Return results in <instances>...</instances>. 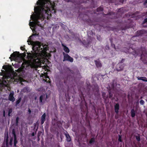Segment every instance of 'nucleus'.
<instances>
[{"instance_id":"nucleus-1","label":"nucleus","mask_w":147,"mask_h":147,"mask_svg":"<svg viewBox=\"0 0 147 147\" xmlns=\"http://www.w3.org/2000/svg\"><path fill=\"white\" fill-rule=\"evenodd\" d=\"M40 7L37 8V13L36 15L31 16L30 18L34 22H30L29 26L34 28L37 25L42 27V24L40 23L38 20L41 21L46 18V16L49 14L51 10H54L55 7V3L52 2L51 0H42L38 3Z\"/></svg>"},{"instance_id":"nucleus-2","label":"nucleus","mask_w":147,"mask_h":147,"mask_svg":"<svg viewBox=\"0 0 147 147\" xmlns=\"http://www.w3.org/2000/svg\"><path fill=\"white\" fill-rule=\"evenodd\" d=\"M32 49L34 53H27L28 59L29 60L35 59L40 61L44 56L48 48L46 45L43 44L41 45L40 42L37 41Z\"/></svg>"},{"instance_id":"nucleus-3","label":"nucleus","mask_w":147,"mask_h":147,"mask_svg":"<svg viewBox=\"0 0 147 147\" xmlns=\"http://www.w3.org/2000/svg\"><path fill=\"white\" fill-rule=\"evenodd\" d=\"M139 52H140V54L142 53L141 55V59L144 63H147V51L145 48L141 47L140 49V51ZM131 53L135 56H137L139 55V53L135 50H134Z\"/></svg>"},{"instance_id":"nucleus-4","label":"nucleus","mask_w":147,"mask_h":147,"mask_svg":"<svg viewBox=\"0 0 147 147\" xmlns=\"http://www.w3.org/2000/svg\"><path fill=\"white\" fill-rule=\"evenodd\" d=\"M109 90L114 92H121L122 91L120 88V85L117 83V80H113L111 85L109 86Z\"/></svg>"},{"instance_id":"nucleus-5","label":"nucleus","mask_w":147,"mask_h":147,"mask_svg":"<svg viewBox=\"0 0 147 147\" xmlns=\"http://www.w3.org/2000/svg\"><path fill=\"white\" fill-rule=\"evenodd\" d=\"M86 84L87 86V90L88 92H91L93 91V92H99V87L96 84H94L92 86H91L89 82L86 81Z\"/></svg>"},{"instance_id":"nucleus-6","label":"nucleus","mask_w":147,"mask_h":147,"mask_svg":"<svg viewBox=\"0 0 147 147\" xmlns=\"http://www.w3.org/2000/svg\"><path fill=\"white\" fill-rule=\"evenodd\" d=\"M10 78H6L3 81L2 83L0 84V91L2 92H5V90L7 92V90L10 91V88L7 86V80L8 82V79Z\"/></svg>"},{"instance_id":"nucleus-7","label":"nucleus","mask_w":147,"mask_h":147,"mask_svg":"<svg viewBox=\"0 0 147 147\" xmlns=\"http://www.w3.org/2000/svg\"><path fill=\"white\" fill-rule=\"evenodd\" d=\"M26 53L25 52L24 53L20 54V53L19 52H14L11 54V57H9V59H11V58H12L13 59H14L18 57H20L22 59H23L26 56Z\"/></svg>"},{"instance_id":"nucleus-8","label":"nucleus","mask_w":147,"mask_h":147,"mask_svg":"<svg viewBox=\"0 0 147 147\" xmlns=\"http://www.w3.org/2000/svg\"><path fill=\"white\" fill-rule=\"evenodd\" d=\"M63 61H67L71 62H73L74 59L73 58L71 57L67 54L63 52Z\"/></svg>"},{"instance_id":"nucleus-9","label":"nucleus","mask_w":147,"mask_h":147,"mask_svg":"<svg viewBox=\"0 0 147 147\" xmlns=\"http://www.w3.org/2000/svg\"><path fill=\"white\" fill-rule=\"evenodd\" d=\"M146 32V31L144 30L137 31L136 33V36H133L131 38V40H134L136 36H142Z\"/></svg>"},{"instance_id":"nucleus-10","label":"nucleus","mask_w":147,"mask_h":147,"mask_svg":"<svg viewBox=\"0 0 147 147\" xmlns=\"http://www.w3.org/2000/svg\"><path fill=\"white\" fill-rule=\"evenodd\" d=\"M49 97V96L47 95V94L46 93L45 94H43L41 95L39 98L40 103H41L42 102V100L45 99V100Z\"/></svg>"},{"instance_id":"nucleus-11","label":"nucleus","mask_w":147,"mask_h":147,"mask_svg":"<svg viewBox=\"0 0 147 147\" xmlns=\"http://www.w3.org/2000/svg\"><path fill=\"white\" fill-rule=\"evenodd\" d=\"M125 65L124 64H121L119 63L116 67V70L118 71L122 70L124 67Z\"/></svg>"},{"instance_id":"nucleus-12","label":"nucleus","mask_w":147,"mask_h":147,"mask_svg":"<svg viewBox=\"0 0 147 147\" xmlns=\"http://www.w3.org/2000/svg\"><path fill=\"white\" fill-rule=\"evenodd\" d=\"M14 93L10 92L8 97L9 100L13 102H14L15 100V99L13 96Z\"/></svg>"},{"instance_id":"nucleus-13","label":"nucleus","mask_w":147,"mask_h":147,"mask_svg":"<svg viewBox=\"0 0 147 147\" xmlns=\"http://www.w3.org/2000/svg\"><path fill=\"white\" fill-rule=\"evenodd\" d=\"M119 105L118 103H116L114 106V110L115 112L117 114H118L119 112Z\"/></svg>"},{"instance_id":"nucleus-14","label":"nucleus","mask_w":147,"mask_h":147,"mask_svg":"<svg viewBox=\"0 0 147 147\" xmlns=\"http://www.w3.org/2000/svg\"><path fill=\"white\" fill-rule=\"evenodd\" d=\"M94 62L97 68H100L102 67V65L100 61L95 60H94Z\"/></svg>"},{"instance_id":"nucleus-15","label":"nucleus","mask_w":147,"mask_h":147,"mask_svg":"<svg viewBox=\"0 0 147 147\" xmlns=\"http://www.w3.org/2000/svg\"><path fill=\"white\" fill-rule=\"evenodd\" d=\"M62 47H63V49L64 51L66 53H68L70 51L68 47L64 45L63 44H61Z\"/></svg>"},{"instance_id":"nucleus-16","label":"nucleus","mask_w":147,"mask_h":147,"mask_svg":"<svg viewBox=\"0 0 147 147\" xmlns=\"http://www.w3.org/2000/svg\"><path fill=\"white\" fill-rule=\"evenodd\" d=\"M64 135L65 136L66 138V140L68 142H69L71 141V138L70 136L68 133L66 131V133H64Z\"/></svg>"},{"instance_id":"nucleus-17","label":"nucleus","mask_w":147,"mask_h":147,"mask_svg":"<svg viewBox=\"0 0 147 147\" xmlns=\"http://www.w3.org/2000/svg\"><path fill=\"white\" fill-rule=\"evenodd\" d=\"M30 88L27 86L24 87L20 92H30Z\"/></svg>"},{"instance_id":"nucleus-18","label":"nucleus","mask_w":147,"mask_h":147,"mask_svg":"<svg viewBox=\"0 0 147 147\" xmlns=\"http://www.w3.org/2000/svg\"><path fill=\"white\" fill-rule=\"evenodd\" d=\"M108 15H110L111 16H112V17H110L111 19H115L117 18V17L115 16L116 15V13H112V12H109L107 14Z\"/></svg>"},{"instance_id":"nucleus-19","label":"nucleus","mask_w":147,"mask_h":147,"mask_svg":"<svg viewBox=\"0 0 147 147\" xmlns=\"http://www.w3.org/2000/svg\"><path fill=\"white\" fill-rule=\"evenodd\" d=\"M137 78L138 80H142L143 81L147 82V78L145 77H138Z\"/></svg>"},{"instance_id":"nucleus-20","label":"nucleus","mask_w":147,"mask_h":147,"mask_svg":"<svg viewBox=\"0 0 147 147\" xmlns=\"http://www.w3.org/2000/svg\"><path fill=\"white\" fill-rule=\"evenodd\" d=\"M80 92V94H79V96L82 102L85 100L84 94Z\"/></svg>"},{"instance_id":"nucleus-21","label":"nucleus","mask_w":147,"mask_h":147,"mask_svg":"<svg viewBox=\"0 0 147 147\" xmlns=\"http://www.w3.org/2000/svg\"><path fill=\"white\" fill-rule=\"evenodd\" d=\"M131 114L132 117H134L135 116V111L134 109H132L131 110Z\"/></svg>"},{"instance_id":"nucleus-22","label":"nucleus","mask_w":147,"mask_h":147,"mask_svg":"<svg viewBox=\"0 0 147 147\" xmlns=\"http://www.w3.org/2000/svg\"><path fill=\"white\" fill-rule=\"evenodd\" d=\"M95 142V138L94 137H92L91 138L89 141V144H92Z\"/></svg>"},{"instance_id":"nucleus-23","label":"nucleus","mask_w":147,"mask_h":147,"mask_svg":"<svg viewBox=\"0 0 147 147\" xmlns=\"http://www.w3.org/2000/svg\"><path fill=\"white\" fill-rule=\"evenodd\" d=\"M69 92H67L65 94V96L67 98V100L68 99L69 101L70 99V96H69Z\"/></svg>"},{"instance_id":"nucleus-24","label":"nucleus","mask_w":147,"mask_h":147,"mask_svg":"<svg viewBox=\"0 0 147 147\" xmlns=\"http://www.w3.org/2000/svg\"><path fill=\"white\" fill-rule=\"evenodd\" d=\"M14 138V147H17L16 145L18 142L17 141V140L16 137H15V136Z\"/></svg>"},{"instance_id":"nucleus-25","label":"nucleus","mask_w":147,"mask_h":147,"mask_svg":"<svg viewBox=\"0 0 147 147\" xmlns=\"http://www.w3.org/2000/svg\"><path fill=\"white\" fill-rule=\"evenodd\" d=\"M8 138V135H7L6 137V139L5 140L6 145L7 147H8L9 146Z\"/></svg>"},{"instance_id":"nucleus-26","label":"nucleus","mask_w":147,"mask_h":147,"mask_svg":"<svg viewBox=\"0 0 147 147\" xmlns=\"http://www.w3.org/2000/svg\"><path fill=\"white\" fill-rule=\"evenodd\" d=\"M38 91L40 92H45V90L42 87H41L38 88Z\"/></svg>"},{"instance_id":"nucleus-27","label":"nucleus","mask_w":147,"mask_h":147,"mask_svg":"<svg viewBox=\"0 0 147 147\" xmlns=\"http://www.w3.org/2000/svg\"><path fill=\"white\" fill-rule=\"evenodd\" d=\"M21 97L18 98V99L16 102V106H17V105L19 104V103L21 102Z\"/></svg>"},{"instance_id":"nucleus-28","label":"nucleus","mask_w":147,"mask_h":147,"mask_svg":"<svg viewBox=\"0 0 147 147\" xmlns=\"http://www.w3.org/2000/svg\"><path fill=\"white\" fill-rule=\"evenodd\" d=\"M41 120L45 121L46 120V114L44 113L42 115L41 118Z\"/></svg>"},{"instance_id":"nucleus-29","label":"nucleus","mask_w":147,"mask_h":147,"mask_svg":"<svg viewBox=\"0 0 147 147\" xmlns=\"http://www.w3.org/2000/svg\"><path fill=\"white\" fill-rule=\"evenodd\" d=\"M103 10V8L101 7H99L98 8L96 9L97 11V12L102 11Z\"/></svg>"},{"instance_id":"nucleus-30","label":"nucleus","mask_w":147,"mask_h":147,"mask_svg":"<svg viewBox=\"0 0 147 147\" xmlns=\"http://www.w3.org/2000/svg\"><path fill=\"white\" fill-rule=\"evenodd\" d=\"M110 40L111 42V45L112 47L114 48L115 49H116V48H115V45L114 44H113L112 39L111 38V39H110Z\"/></svg>"},{"instance_id":"nucleus-31","label":"nucleus","mask_w":147,"mask_h":147,"mask_svg":"<svg viewBox=\"0 0 147 147\" xmlns=\"http://www.w3.org/2000/svg\"><path fill=\"white\" fill-rule=\"evenodd\" d=\"M138 136H135V137H136V140H137L139 142L140 140V136H139V135L138 134Z\"/></svg>"},{"instance_id":"nucleus-32","label":"nucleus","mask_w":147,"mask_h":147,"mask_svg":"<svg viewBox=\"0 0 147 147\" xmlns=\"http://www.w3.org/2000/svg\"><path fill=\"white\" fill-rule=\"evenodd\" d=\"M13 140V138L12 137H11L10 138V139L9 142V144L11 146L12 145V141Z\"/></svg>"},{"instance_id":"nucleus-33","label":"nucleus","mask_w":147,"mask_h":147,"mask_svg":"<svg viewBox=\"0 0 147 147\" xmlns=\"http://www.w3.org/2000/svg\"><path fill=\"white\" fill-rule=\"evenodd\" d=\"M118 141L120 142H121L122 141V139H121V135H118Z\"/></svg>"},{"instance_id":"nucleus-34","label":"nucleus","mask_w":147,"mask_h":147,"mask_svg":"<svg viewBox=\"0 0 147 147\" xmlns=\"http://www.w3.org/2000/svg\"><path fill=\"white\" fill-rule=\"evenodd\" d=\"M19 118L18 117H17L16 119V125H18V121H19Z\"/></svg>"},{"instance_id":"nucleus-35","label":"nucleus","mask_w":147,"mask_h":147,"mask_svg":"<svg viewBox=\"0 0 147 147\" xmlns=\"http://www.w3.org/2000/svg\"><path fill=\"white\" fill-rule=\"evenodd\" d=\"M12 134H13L14 136V138L15 136V137H16V133L15 132V131L14 129H13L12 130Z\"/></svg>"},{"instance_id":"nucleus-36","label":"nucleus","mask_w":147,"mask_h":147,"mask_svg":"<svg viewBox=\"0 0 147 147\" xmlns=\"http://www.w3.org/2000/svg\"><path fill=\"white\" fill-rule=\"evenodd\" d=\"M20 49L22 51H24V50H25V46L24 45L23 47H22V46L20 48Z\"/></svg>"},{"instance_id":"nucleus-37","label":"nucleus","mask_w":147,"mask_h":147,"mask_svg":"<svg viewBox=\"0 0 147 147\" xmlns=\"http://www.w3.org/2000/svg\"><path fill=\"white\" fill-rule=\"evenodd\" d=\"M109 97L110 98H111L113 96V94L112 92H109Z\"/></svg>"},{"instance_id":"nucleus-38","label":"nucleus","mask_w":147,"mask_h":147,"mask_svg":"<svg viewBox=\"0 0 147 147\" xmlns=\"http://www.w3.org/2000/svg\"><path fill=\"white\" fill-rule=\"evenodd\" d=\"M66 2H75V0H64Z\"/></svg>"},{"instance_id":"nucleus-39","label":"nucleus","mask_w":147,"mask_h":147,"mask_svg":"<svg viewBox=\"0 0 147 147\" xmlns=\"http://www.w3.org/2000/svg\"><path fill=\"white\" fill-rule=\"evenodd\" d=\"M140 104L142 105H143L144 103V101L143 100H141L140 102Z\"/></svg>"},{"instance_id":"nucleus-40","label":"nucleus","mask_w":147,"mask_h":147,"mask_svg":"<svg viewBox=\"0 0 147 147\" xmlns=\"http://www.w3.org/2000/svg\"><path fill=\"white\" fill-rule=\"evenodd\" d=\"M12 112V109L11 108H10L9 109L8 113H11Z\"/></svg>"},{"instance_id":"nucleus-41","label":"nucleus","mask_w":147,"mask_h":147,"mask_svg":"<svg viewBox=\"0 0 147 147\" xmlns=\"http://www.w3.org/2000/svg\"><path fill=\"white\" fill-rule=\"evenodd\" d=\"M147 22V18L145 19L144 20V21H143V24H144L145 23Z\"/></svg>"},{"instance_id":"nucleus-42","label":"nucleus","mask_w":147,"mask_h":147,"mask_svg":"<svg viewBox=\"0 0 147 147\" xmlns=\"http://www.w3.org/2000/svg\"><path fill=\"white\" fill-rule=\"evenodd\" d=\"M105 94V92H103L102 94V95L103 97V98L104 99H106V97L104 96V95Z\"/></svg>"},{"instance_id":"nucleus-43","label":"nucleus","mask_w":147,"mask_h":147,"mask_svg":"<svg viewBox=\"0 0 147 147\" xmlns=\"http://www.w3.org/2000/svg\"><path fill=\"white\" fill-rule=\"evenodd\" d=\"M38 34H37L36 33H34L32 35L33 36H38Z\"/></svg>"},{"instance_id":"nucleus-44","label":"nucleus","mask_w":147,"mask_h":147,"mask_svg":"<svg viewBox=\"0 0 147 147\" xmlns=\"http://www.w3.org/2000/svg\"><path fill=\"white\" fill-rule=\"evenodd\" d=\"M125 60V59H122L120 61V63L121 64L122 63H123L124 62V61Z\"/></svg>"},{"instance_id":"nucleus-45","label":"nucleus","mask_w":147,"mask_h":147,"mask_svg":"<svg viewBox=\"0 0 147 147\" xmlns=\"http://www.w3.org/2000/svg\"><path fill=\"white\" fill-rule=\"evenodd\" d=\"M32 32L34 33H36V31L35 29H34L32 30Z\"/></svg>"},{"instance_id":"nucleus-46","label":"nucleus","mask_w":147,"mask_h":147,"mask_svg":"<svg viewBox=\"0 0 147 147\" xmlns=\"http://www.w3.org/2000/svg\"><path fill=\"white\" fill-rule=\"evenodd\" d=\"M45 121H44V120H41V125H42L43 123H44V122Z\"/></svg>"},{"instance_id":"nucleus-47","label":"nucleus","mask_w":147,"mask_h":147,"mask_svg":"<svg viewBox=\"0 0 147 147\" xmlns=\"http://www.w3.org/2000/svg\"><path fill=\"white\" fill-rule=\"evenodd\" d=\"M3 116L4 117H5V111H3Z\"/></svg>"},{"instance_id":"nucleus-48","label":"nucleus","mask_w":147,"mask_h":147,"mask_svg":"<svg viewBox=\"0 0 147 147\" xmlns=\"http://www.w3.org/2000/svg\"><path fill=\"white\" fill-rule=\"evenodd\" d=\"M106 47L107 49H109V47L108 45H107L106 46Z\"/></svg>"},{"instance_id":"nucleus-49","label":"nucleus","mask_w":147,"mask_h":147,"mask_svg":"<svg viewBox=\"0 0 147 147\" xmlns=\"http://www.w3.org/2000/svg\"><path fill=\"white\" fill-rule=\"evenodd\" d=\"M28 112H29V114H30L31 113V110L30 109H28Z\"/></svg>"},{"instance_id":"nucleus-50","label":"nucleus","mask_w":147,"mask_h":147,"mask_svg":"<svg viewBox=\"0 0 147 147\" xmlns=\"http://www.w3.org/2000/svg\"><path fill=\"white\" fill-rule=\"evenodd\" d=\"M35 135V134L34 132H32V136H34Z\"/></svg>"},{"instance_id":"nucleus-51","label":"nucleus","mask_w":147,"mask_h":147,"mask_svg":"<svg viewBox=\"0 0 147 147\" xmlns=\"http://www.w3.org/2000/svg\"><path fill=\"white\" fill-rule=\"evenodd\" d=\"M69 71L71 73H73L74 72L73 71H72V70L69 69Z\"/></svg>"},{"instance_id":"nucleus-52","label":"nucleus","mask_w":147,"mask_h":147,"mask_svg":"<svg viewBox=\"0 0 147 147\" xmlns=\"http://www.w3.org/2000/svg\"><path fill=\"white\" fill-rule=\"evenodd\" d=\"M146 3H147V0H146L144 3V4H145Z\"/></svg>"},{"instance_id":"nucleus-53","label":"nucleus","mask_w":147,"mask_h":147,"mask_svg":"<svg viewBox=\"0 0 147 147\" xmlns=\"http://www.w3.org/2000/svg\"><path fill=\"white\" fill-rule=\"evenodd\" d=\"M121 22H122V21L120 20V22H117L118 24V23L119 24V23H121Z\"/></svg>"},{"instance_id":"nucleus-54","label":"nucleus","mask_w":147,"mask_h":147,"mask_svg":"<svg viewBox=\"0 0 147 147\" xmlns=\"http://www.w3.org/2000/svg\"><path fill=\"white\" fill-rule=\"evenodd\" d=\"M127 27H125L124 28V29H123L122 30H125V29H127Z\"/></svg>"},{"instance_id":"nucleus-55","label":"nucleus","mask_w":147,"mask_h":147,"mask_svg":"<svg viewBox=\"0 0 147 147\" xmlns=\"http://www.w3.org/2000/svg\"><path fill=\"white\" fill-rule=\"evenodd\" d=\"M124 0H120V2H122V3H123L124 1Z\"/></svg>"},{"instance_id":"nucleus-56","label":"nucleus","mask_w":147,"mask_h":147,"mask_svg":"<svg viewBox=\"0 0 147 147\" xmlns=\"http://www.w3.org/2000/svg\"><path fill=\"white\" fill-rule=\"evenodd\" d=\"M45 78H49V77L47 75L46 76V77Z\"/></svg>"},{"instance_id":"nucleus-57","label":"nucleus","mask_w":147,"mask_h":147,"mask_svg":"<svg viewBox=\"0 0 147 147\" xmlns=\"http://www.w3.org/2000/svg\"><path fill=\"white\" fill-rule=\"evenodd\" d=\"M11 113H8V116L9 117L10 116V114Z\"/></svg>"},{"instance_id":"nucleus-58","label":"nucleus","mask_w":147,"mask_h":147,"mask_svg":"<svg viewBox=\"0 0 147 147\" xmlns=\"http://www.w3.org/2000/svg\"><path fill=\"white\" fill-rule=\"evenodd\" d=\"M144 26L145 27H147V25H144Z\"/></svg>"},{"instance_id":"nucleus-59","label":"nucleus","mask_w":147,"mask_h":147,"mask_svg":"<svg viewBox=\"0 0 147 147\" xmlns=\"http://www.w3.org/2000/svg\"><path fill=\"white\" fill-rule=\"evenodd\" d=\"M115 117L116 119H117V117L116 116H115Z\"/></svg>"},{"instance_id":"nucleus-60","label":"nucleus","mask_w":147,"mask_h":147,"mask_svg":"<svg viewBox=\"0 0 147 147\" xmlns=\"http://www.w3.org/2000/svg\"><path fill=\"white\" fill-rule=\"evenodd\" d=\"M39 137V135H38V138Z\"/></svg>"},{"instance_id":"nucleus-61","label":"nucleus","mask_w":147,"mask_h":147,"mask_svg":"<svg viewBox=\"0 0 147 147\" xmlns=\"http://www.w3.org/2000/svg\"><path fill=\"white\" fill-rule=\"evenodd\" d=\"M24 51H25L26 52H27V50H26L25 49V50H24Z\"/></svg>"},{"instance_id":"nucleus-62","label":"nucleus","mask_w":147,"mask_h":147,"mask_svg":"<svg viewBox=\"0 0 147 147\" xmlns=\"http://www.w3.org/2000/svg\"><path fill=\"white\" fill-rule=\"evenodd\" d=\"M17 92H19V90H17Z\"/></svg>"},{"instance_id":"nucleus-63","label":"nucleus","mask_w":147,"mask_h":147,"mask_svg":"<svg viewBox=\"0 0 147 147\" xmlns=\"http://www.w3.org/2000/svg\"><path fill=\"white\" fill-rule=\"evenodd\" d=\"M36 97H35V100H36Z\"/></svg>"},{"instance_id":"nucleus-64","label":"nucleus","mask_w":147,"mask_h":147,"mask_svg":"<svg viewBox=\"0 0 147 147\" xmlns=\"http://www.w3.org/2000/svg\"><path fill=\"white\" fill-rule=\"evenodd\" d=\"M1 147H5L4 146H2Z\"/></svg>"}]
</instances>
